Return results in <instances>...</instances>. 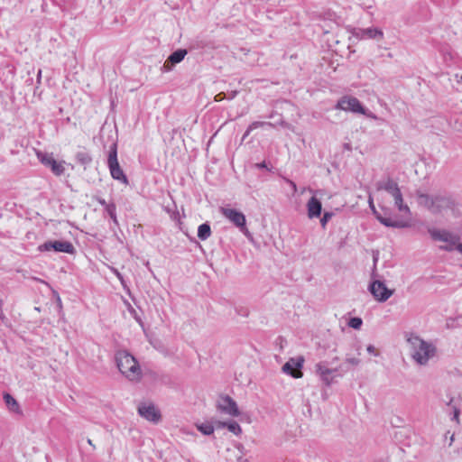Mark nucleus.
<instances>
[{"instance_id": "1", "label": "nucleus", "mask_w": 462, "mask_h": 462, "mask_svg": "<svg viewBox=\"0 0 462 462\" xmlns=\"http://www.w3.org/2000/svg\"><path fill=\"white\" fill-rule=\"evenodd\" d=\"M115 361L118 370L130 381H140L142 370L135 357L126 350L116 353Z\"/></svg>"}, {"instance_id": "2", "label": "nucleus", "mask_w": 462, "mask_h": 462, "mask_svg": "<svg viewBox=\"0 0 462 462\" xmlns=\"http://www.w3.org/2000/svg\"><path fill=\"white\" fill-rule=\"evenodd\" d=\"M408 341L412 346V358L420 365H424L429 359L435 356L437 348L431 343H428L418 336H411Z\"/></svg>"}, {"instance_id": "3", "label": "nucleus", "mask_w": 462, "mask_h": 462, "mask_svg": "<svg viewBox=\"0 0 462 462\" xmlns=\"http://www.w3.org/2000/svg\"><path fill=\"white\" fill-rule=\"evenodd\" d=\"M107 166L114 180H119L124 184H128V178L125 174L117 160L116 143H113L110 147L107 158Z\"/></svg>"}, {"instance_id": "4", "label": "nucleus", "mask_w": 462, "mask_h": 462, "mask_svg": "<svg viewBox=\"0 0 462 462\" xmlns=\"http://www.w3.org/2000/svg\"><path fill=\"white\" fill-rule=\"evenodd\" d=\"M220 212L232 222L246 237L252 238V234L246 227V218L244 213L236 209L228 208H221Z\"/></svg>"}, {"instance_id": "5", "label": "nucleus", "mask_w": 462, "mask_h": 462, "mask_svg": "<svg viewBox=\"0 0 462 462\" xmlns=\"http://www.w3.org/2000/svg\"><path fill=\"white\" fill-rule=\"evenodd\" d=\"M38 250L40 252L54 251L69 254H75L77 252L72 243L65 240H48L40 245Z\"/></svg>"}, {"instance_id": "6", "label": "nucleus", "mask_w": 462, "mask_h": 462, "mask_svg": "<svg viewBox=\"0 0 462 462\" xmlns=\"http://www.w3.org/2000/svg\"><path fill=\"white\" fill-rule=\"evenodd\" d=\"M368 291L378 302H385L394 293V290L387 288L380 280L370 282Z\"/></svg>"}, {"instance_id": "7", "label": "nucleus", "mask_w": 462, "mask_h": 462, "mask_svg": "<svg viewBox=\"0 0 462 462\" xmlns=\"http://www.w3.org/2000/svg\"><path fill=\"white\" fill-rule=\"evenodd\" d=\"M39 161L56 176H61L65 172V162H58L53 157L52 153H47L41 151L36 152Z\"/></svg>"}, {"instance_id": "8", "label": "nucleus", "mask_w": 462, "mask_h": 462, "mask_svg": "<svg viewBox=\"0 0 462 462\" xmlns=\"http://www.w3.org/2000/svg\"><path fill=\"white\" fill-rule=\"evenodd\" d=\"M337 109L350 111L361 115H365L366 109L362 103L355 97L344 96L337 103Z\"/></svg>"}, {"instance_id": "9", "label": "nucleus", "mask_w": 462, "mask_h": 462, "mask_svg": "<svg viewBox=\"0 0 462 462\" xmlns=\"http://www.w3.org/2000/svg\"><path fill=\"white\" fill-rule=\"evenodd\" d=\"M369 207L375 217V218L383 226L387 227H393V228H406L410 227L411 225L408 221L401 220V219H392L391 217H383V214L377 211V209L374 207L373 198L369 196L368 199Z\"/></svg>"}, {"instance_id": "10", "label": "nucleus", "mask_w": 462, "mask_h": 462, "mask_svg": "<svg viewBox=\"0 0 462 462\" xmlns=\"http://www.w3.org/2000/svg\"><path fill=\"white\" fill-rule=\"evenodd\" d=\"M305 362L303 356L291 357L282 367V371L293 378L299 379L303 376L302 367Z\"/></svg>"}, {"instance_id": "11", "label": "nucleus", "mask_w": 462, "mask_h": 462, "mask_svg": "<svg viewBox=\"0 0 462 462\" xmlns=\"http://www.w3.org/2000/svg\"><path fill=\"white\" fill-rule=\"evenodd\" d=\"M217 409L232 417H238L240 411L236 402L227 394H220L217 402Z\"/></svg>"}, {"instance_id": "12", "label": "nucleus", "mask_w": 462, "mask_h": 462, "mask_svg": "<svg viewBox=\"0 0 462 462\" xmlns=\"http://www.w3.org/2000/svg\"><path fill=\"white\" fill-rule=\"evenodd\" d=\"M456 206V200L448 193H439L434 195V214H439L446 209H453Z\"/></svg>"}, {"instance_id": "13", "label": "nucleus", "mask_w": 462, "mask_h": 462, "mask_svg": "<svg viewBox=\"0 0 462 462\" xmlns=\"http://www.w3.org/2000/svg\"><path fill=\"white\" fill-rule=\"evenodd\" d=\"M328 362H319L315 365V372L320 377V380L326 386H330L334 383V373L337 372V368H328Z\"/></svg>"}, {"instance_id": "14", "label": "nucleus", "mask_w": 462, "mask_h": 462, "mask_svg": "<svg viewBox=\"0 0 462 462\" xmlns=\"http://www.w3.org/2000/svg\"><path fill=\"white\" fill-rule=\"evenodd\" d=\"M138 414L145 420L157 423L162 419L161 411L155 407L154 404L145 402L140 403L138 406Z\"/></svg>"}, {"instance_id": "15", "label": "nucleus", "mask_w": 462, "mask_h": 462, "mask_svg": "<svg viewBox=\"0 0 462 462\" xmlns=\"http://www.w3.org/2000/svg\"><path fill=\"white\" fill-rule=\"evenodd\" d=\"M307 211L310 218L319 217L322 212L321 201L315 196L311 197L307 203Z\"/></svg>"}, {"instance_id": "16", "label": "nucleus", "mask_w": 462, "mask_h": 462, "mask_svg": "<svg viewBox=\"0 0 462 462\" xmlns=\"http://www.w3.org/2000/svg\"><path fill=\"white\" fill-rule=\"evenodd\" d=\"M415 194L418 204L434 214V196L423 193L419 189L416 190Z\"/></svg>"}, {"instance_id": "17", "label": "nucleus", "mask_w": 462, "mask_h": 462, "mask_svg": "<svg viewBox=\"0 0 462 462\" xmlns=\"http://www.w3.org/2000/svg\"><path fill=\"white\" fill-rule=\"evenodd\" d=\"M376 189L385 190L393 196L400 188L398 183L388 176L385 180H380L376 183Z\"/></svg>"}, {"instance_id": "18", "label": "nucleus", "mask_w": 462, "mask_h": 462, "mask_svg": "<svg viewBox=\"0 0 462 462\" xmlns=\"http://www.w3.org/2000/svg\"><path fill=\"white\" fill-rule=\"evenodd\" d=\"M428 232L434 241H442L446 243L449 241V239L455 238L456 236V234H452L445 229L429 228Z\"/></svg>"}, {"instance_id": "19", "label": "nucleus", "mask_w": 462, "mask_h": 462, "mask_svg": "<svg viewBox=\"0 0 462 462\" xmlns=\"http://www.w3.org/2000/svg\"><path fill=\"white\" fill-rule=\"evenodd\" d=\"M188 51L186 49H178L175 51H173L166 60L164 62L163 67H166L169 63L170 64H177L182 61L187 55Z\"/></svg>"}, {"instance_id": "20", "label": "nucleus", "mask_w": 462, "mask_h": 462, "mask_svg": "<svg viewBox=\"0 0 462 462\" xmlns=\"http://www.w3.org/2000/svg\"><path fill=\"white\" fill-rule=\"evenodd\" d=\"M75 159L76 162L83 165L85 169L87 166L90 165L93 161L91 154L85 148L76 152Z\"/></svg>"}, {"instance_id": "21", "label": "nucleus", "mask_w": 462, "mask_h": 462, "mask_svg": "<svg viewBox=\"0 0 462 462\" xmlns=\"http://www.w3.org/2000/svg\"><path fill=\"white\" fill-rule=\"evenodd\" d=\"M361 38H367V39H383V32L382 30L378 28H366V29H361Z\"/></svg>"}, {"instance_id": "22", "label": "nucleus", "mask_w": 462, "mask_h": 462, "mask_svg": "<svg viewBox=\"0 0 462 462\" xmlns=\"http://www.w3.org/2000/svg\"><path fill=\"white\" fill-rule=\"evenodd\" d=\"M3 397L6 406L11 411L22 414L19 403L10 393H5Z\"/></svg>"}, {"instance_id": "23", "label": "nucleus", "mask_w": 462, "mask_h": 462, "mask_svg": "<svg viewBox=\"0 0 462 462\" xmlns=\"http://www.w3.org/2000/svg\"><path fill=\"white\" fill-rule=\"evenodd\" d=\"M211 226L208 222H205L198 227V237L205 241L211 236Z\"/></svg>"}, {"instance_id": "24", "label": "nucleus", "mask_w": 462, "mask_h": 462, "mask_svg": "<svg viewBox=\"0 0 462 462\" xmlns=\"http://www.w3.org/2000/svg\"><path fill=\"white\" fill-rule=\"evenodd\" d=\"M264 125H267V126H273L274 125L271 122H265V121H254L253 122L252 124L249 125V126L247 127L246 131L245 132L243 137H242V140L244 141L249 134L250 133L258 128V127H262V126H264Z\"/></svg>"}, {"instance_id": "25", "label": "nucleus", "mask_w": 462, "mask_h": 462, "mask_svg": "<svg viewBox=\"0 0 462 462\" xmlns=\"http://www.w3.org/2000/svg\"><path fill=\"white\" fill-rule=\"evenodd\" d=\"M196 428L205 436H210L214 433V426L210 422L196 423Z\"/></svg>"}, {"instance_id": "26", "label": "nucleus", "mask_w": 462, "mask_h": 462, "mask_svg": "<svg viewBox=\"0 0 462 462\" xmlns=\"http://www.w3.org/2000/svg\"><path fill=\"white\" fill-rule=\"evenodd\" d=\"M459 241H460V236L458 235H456L455 238L449 239V241L447 242V245H440L439 249L446 251V252H452V251L456 250L457 245L460 244Z\"/></svg>"}, {"instance_id": "27", "label": "nucleus", "mask_w": 462, "mask_h": 462, "mask_svg": "<svg viewBox=\"0 0 462 462\" xmlns=\"http://www.w3.org/2000/svg\"><path fill=\"white\" fill-rule=\"evenodd\" d=\"M226 429L236 436H239L243 432L241 426L233 420H227Z\"/></svg>"}, {"instance_id": "28", "label": "nucleus", "mask_w": 462, "mask_h": 462, "mask_svg": "<svg viewBox=\"0 0 462 462\" xmlns=\"http://www.w3.org/2000/svg\"><path fill=\"white\" fill-rule=\"evenodd\" d=\"M106 213L113 220L116 225H118L117 217H116V206L114 202L109 203V206L106 208Z\"/></svg>"}, {"instance_id": "29", "label": "nucleus", "mask_w": 462, "mask_h": 462, "mask_svg": "<svg viewBox=\"0 0 462 462\" xmlns=\"http://www.w3.org/2000/svg\"><path fill=\"white\" fill-rule=\"evenodd\" d=\"M347 325L354 329H360L363 325V320L359 317L350 318Z\"/></svg>"}, {"instance_id": "30", "label": "nucleus", "mask_w": 462, "mask_h": 462, "mask_svg": "<svg viewBox=\"0 0 462 462\" xmlns=\"http://www.w3.org/2000/svg\"><path fill=\"white\" fill-rule=\"evenodd\" d=\"M333 216H334V213L331 211H325L323 213V216L320 218V225L323 229L326 228L328 222L332 218Z\"/></svg>"}, {"instance_id": "31", "label": "nucleus", "mask_w": 462, "mask_h": 462, "mask_svg": "<svg viewBox=\"0 0 462 462\" xmlns=\"http://www.w3.org/2000/svg\"><path fill=\"white\" fill-rule=\"evenodd\" d=\"M394 204L399 209V211L410 213L409 207L403 203V198L400 199V200H395Z\"/></svg>"}, {"instance_id": "32", "label": "nucleus", "mask_w": 462, "mask_h": 462, "mask_svg": "<svg viewBox=\"0 0 462 462\" xmlns=\"http://www.w3.org/2000/svg\"><path fill=\"white\" fill-rule=\"evenodd\" d=\"M366 350L369 354H372L375 356H379V352L376 350V348L373 345H368L366 347Z\"/></svg>"}, {"instance_id": "33", "label": "nucleus", "mask_w": 462, "mask_h": 462, "mask_svg": "<svg viewBox=\"0 0 462 462\" xmlns=\"http://www.w3.org/2000/svg\"><path fill=\"white\" fill-rule=\"evenodd\" d=\"M346 362L352 365H358L360 364V359L356 357H347L346 359Z\"/></svg>"}, {"instance_id": "34", "label": "nucleus", "mask_w": 462, "mask_h": 462, "mask_svg": "<svg viewBox=\"0 0 462 462\" xmlns=\"http://www.w3.org/2000/svg\"><path fill=\"white\" fill-rule=\"evenodd\" d=\"M459 415H460V410L457 407H454L453 416H452L451 420L458 422Z\"/></svg>"}, {"instance_id": "35", "label": "nucleus", "mask_w": 462, "mask_h": 462, "mask_svg": "<svg viewBox=\"0 0 462 462\" xmlns=\"http://www.w3.org/2000/svg\"><path fill=\"white\" fill-rule=\"evenodd\" d=\"M254 166L259 170L266 169L267 171H271V168L268 167V164L265 161L256 163Z\"/></svg>"}, {"instance_id": "36", "label": "nucleus", "mask_w": 462, "mask_h": 462, "mask_svg": "<svg viewBox=\"0 0 462 462\" xmlns=\"http://www.w3.org/2000/svg\"><path fill=\"white\" fill-rule=\"evenodd\" d=\"M96 200L104 207L105 210H106L107 207L109 206V203H107L104 199L97 197Z\"/></svg>"}, {"instance_id": "37", "label": "nucleus", "mask_w": 462, "mask_h": 462, "mask_svg": "<svg viewBox=\"0 0 462 462\" xmlns=\"http://www.w3.org/2000/svg\"><path fill=\"white\" fill-rule=\"evenodd\" d=\"M226 98V93L220 92V93L216 95L215 101L218 102V101H222V100H224Z\"/></svg>"}, {"instance_id": "38", "label": "nucleus", "mask_w": 462, "mask_h": 462, "mask_svg": "<svg viewBox=\"0 0 462 462\" xmlns=\"http://www.w3.org/2000/svg\"><path fill=\"white\" fill-rule=\"evenodd\" d=\"M215 424L217 429L226 428L227 421L217 420Z\"/></svg>"}, {"instance_id": "39", "label": "nucleus", "mask_w": 462, "mask_h": 462, "mask_svg": "<svg viewBox=\"0 0 462 462\" xmlns=\"http://www.w3.org/2000/svg\"><path fill=\"white\" fill-rule=\"evenodd\" d=\"M393 197L394 199V201L395 200H400V199L402 198V194L401 192V189L397 190L394 194H393Z\"/></svg>"}, {"instance_id": "40", "label": "nucleus", "mask_w": 462, "mask_h": 462, "mask_svg": "<svg viewBox=\"0 0 462 462\" xmlns=\"http://www.w3.org/2000/svg\"><path fill=\"white\" fill-rule=\"evenodd\" d=\"M3 305H4V302H3L2 300H0V319L2 320H4L5 319V315L4 311H3Z\"/></svg>"}, {"instance_id": "41", "label": "nucleus", "mask_w": 462, "mask_h": 462, "mask_svg": "<svg viewBox=\"0 0 462 462\" xmlns=\"http://www.w3.org/2000/svg\"><path fill=\"white\" fill-rule=\"evenodd\" d=\"M237 93H238V91H236V90L231 91L229 94H226V98L233 99L236 97Z\"/></svg>"}, {"instance_id": "42", "label": "nucleus", "mask_w": 462, "mask_h": 462, "mask_svg": "<svg viewBox=\"0 0 462 462\" xmlns=\"http://www.w3.org/2000/svg\"><path fill=\"white\" fill-rule=\"evenodd\" d=\"M383 217H391V212L388 208H383Z\"/></svg>"}, {"instance_id": "43", "label": "nucleus", "mask_w": 462, "mask_h": 462, "mask_svg": "<svg viewBox=\"0 0 462 462\" xmlns=\"http://www.w3.org/2000/svg\"><path fill=\"white\" fill-rule=\"evenodd\" d=\"M171 218L176 220L180 218V213L178 210H175L172 212Z\"/></svg>"}, {"instance_id": "44", "label": "nucleus", "mask_w": 462, "mask_h": 462, "mask_svg": "<svg viewBox=\"0 0 462 462\" xmlns=\"http://www.w3.org/2000/svg\"><path fill=\"white\" fill-rule=\"evenodd\" d=\"M288 182L290 183L291 187L292 188L293 191H297V186H296V183L293 182L292 180H288Z\"/></svg>"}, {"instance_id": "45", "label": "nucleus", "mask_w": 462, "mask_h": 462, "mask_svg": "<svg viewBox=\"0 0 462 462\" xmlns=\"http://www.w3.org/2000/svg\"><path fill=\"white\" fill-rule=\"evenodd\" d=\"M41 79H42V69H40L37 72V83L40 84L41 83Z\"/></svg>"}, {"instance_id": "46", "label": "nucleus", "mask_w": 462, "mask_h": 462, "mask_svg": "<svg viewBox=\"0 0 462 462\" xmlns=\"http://www.w3.org/2000/svg\"><path fill=\"white\" fill-rule=\"evenodd\" d=\"M236 311H237V313H238V314H240V315H243V316H248V311H247V310H237Z\"/></svg>"}, {"instance_id": "47", "label": "nucleus", "mask_w": 462, "mask_h": 462, "mask_svg": "<svg viewBox=\"0 0 462 462\" xmlns=\"http://www.w3.org/2000/svg\"><path fill=\"white\" fill-rule=\"evenodd\" d=\"M277 125H286V122L281 117L279 121L276 122Z\"/></svg>"}, {"instance_id": "48", "label": "nucleus", "mask_w": 462, "mask_h": 462, "mask_svg": "<svg viewBox=\"0 0 462 462\" xmlns=\"http://www.w3.org/2000/svg\"><path fill=\"white\" fill-rule=\"evenodd\" d=\"M456 250H457V252H459L460 254H462V243H461V244L457 245V246H456Z\"/></svg>"}, {"instance_id": "49", "label": "nucleus", "mask_w": 462, "mask_h": 462, "mask_svg": "<svg viewBox=\"0 0 462 462\" xmlns=\"http://www.w3.org/2000/svg\"><path fill=\"white\" fill-rule=\"evenodd\" d=\"M373 258H374V264L375 265V264H376V262H377V260H378V256H377V254H376V255H375V254H374Z\"/></svg>"}, {"instance_id": "50", "label": "nucleus", "mask_w": 462, "mask_h": 462, "mask_svg": "<svg viewBox=\"0 0 462 462\" xmlns=\"http://www.w3.org/2000/svg\"><path fill=\"white\" fill-rule=\"evenodd\" d=\"M88 443L95 448V446L90 439H88Z\"/></svg>"}, {"instance_id": "51", "label": "nucleus", "mask_w": 462, "mask_h": 462, "mask_svg": "<svg viewBox=\"0 0 462 462\" xmlns=\"http://www.w3.org/2000/svg\"><path fill=\"white\" fill-rule=\"evenodd\" d=\"M453 441H454V435H452V436L450 437V443H449V446L452 444V442H453Z\"/></svg>"}, {"instance_id": "52", "label": "nucleus", "mask_w": 462, "mask_h": 462, "mask_svg": "<svg viewBox=\"0 0 462 462\" xmlns=\"http://www.w3.org/2000/svg\"><path fill=\"white\" fill-rule=\"evenodd\" d=\"M274 116V113H272L270 116H269V118H273Z\"/></svg>"}, {"instance_id": "53", "label": "nucleus", "mask_w": 462, "mask_h": 462, "mask_svg": "<svg viewBox=\"0 0 462 462\" xmlns=\"http://www.w3.org/2000/svg\"><path fill=\"white\" fill-rule=\"evenodd\" d=\"M457 319H462V317L457 318Z\"/></svg>"}, {"instance_id": "54", "label": "nucleus", "mask_w": 462, "mask_h": 462, "mask_svg": "<svg viewBox=\"0 0 462 462\" xmlns=\"http://www.w3.org/2000/svg\"><path fill=\"white\" fill-rule=\"evenodd\" d=\"M461 268H462V264H461Z\"/></svg>"}]
</instances>
